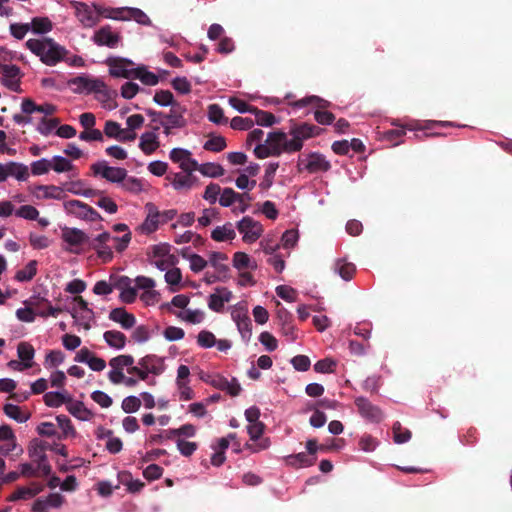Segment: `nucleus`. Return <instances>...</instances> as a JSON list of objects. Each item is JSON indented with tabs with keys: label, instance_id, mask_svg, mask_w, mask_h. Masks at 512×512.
<instances>
[{
	"label": "nucleus",
	"instance_id": "obj_63",
	"mask_svg": "<svg viewBox=\"0 0 512 512\" xmlns=\"http://www.w3.org/2000/svg\"><path fill=\"white\" fill-rule=\"evenodd\" d=\"M51 162L48 158H41L39 160L33 161L30 165L31 173L34 176H41L48 174L51 171Z\"/></svg>",
	"mask_w": 512,
	"mask_h": 512
},
{
	"label": "nucleus",
	"instance_id": "obj_16",
	"mask_svg": "<svg viewBox=\"0 0 512 512\" xmlns=\"http://www.w3.org/2000/svg\"><path fill=\"white\" fill-rule=\"evenodd\" d=\"M318 128L313 125L302 124L292 128L289 132L290 148L297 152L302 149L303 142L318 134Z\"/></svg>",
	"mask_w": 512,
	"mask_h": 512
},
{
	"label": "nucleus",
	"instance_id": "obj_34",
	"mask_svg": "<svg viewBox=\"0 0 512 512\" xmlns=\"http://www.w3.org/2000/svg\"><path fill=\"white\" fill-rule=\"evenodd\" d=\"M43 490V485L33 482L28 486L17 488L10 496V501L31 499Z\"/></svg>",
	"mask_w": 512,
	"mask_h": 512
},
{
	"label": "nucleus",
	"instance_id": "obj_45",
	"mask_svg": "<svg viewBox=\"0 0 512 512\" xmlns=\"http://www.w3.org/2000/svg\"><path fill=\"white\" fill-rule=\"evenodd\" d=\"M17 356L26 367L31 368L34 364L35 349L29 342H20L17 345Z\"/></svg>",
	"mask_w": 512,
	"mask_h": 512
},
{
	"label": "nucleus",
	"instance_id": "obj_14",
	"mask_svg": "<svg viewBox=\"0 0 512 512\" xmlns=\"http://www.w3.org/2000/svg\"><path fill=\"white\" fill-rule=\"evenodd\" d=\"M68 86L74 93L89 94L100 93L105 90V84L102 80L88 76H78L68 81Z\"/></svg>",
	"mask_w": 512,
	"mask_h": 512
},
{
	"label": "nucleus",
	"instance_id": "obj_51",
	"mask_svg": "<svg viewBox=\"0 0 512 512\" xmlns=\"http://www.w3.org/2000/svg\"><path fill=\"white\" fill-rule=\"evenodd\" d=\"M334 271L337 273L343 280L349 281L352 279L356 268L353 263L346 262L343 259H339L334 264Z\"/></svg>",
	"mask_w": 512,
	"mask_h": 512
},
{
	"label": "nucleus",
	"instance_id": "obj_55",
	"mask_svg": "<svg viewBox=\"0 0 512 512\" xmlns=\"http://www.w3.org/2000/svg\"><path fill=\"white\" fill-rule=\"evenodd\" d=\"M37 273V261L31 260L29 261L25 267L18 270L15 274V279L18 282H28L33 279V277Z\"/></svg>",
	"mask_w": 512,
	"mask_h": 512
},
{
	"label": "nucleus",
	"instance_id": "obj_27",
	"mask_svg": "<svg viewBox=\"0 0 512 512\" xmlns=\"http://www.w3.org/2000/svg\"><path fill=\"white\" fill-rule=\"evenodd\" d=\"M0 74L2 83L12 91L19 89L20 70L15 65H1Z\"/></svg>",
	"mask_w": 512,
	"mask_h": 512
},
{
	"label": "nucleus",
	"instance_id": "obj_25",
	"mask_svg": "<svg viewBox=\"0 0 512 512\" xmlns=\"http://www.w3.org/2000/svg\"><path fill=\"white\" fill-rule=\"evenodd\" d=\"M172 187L180 192H186L196 185V178L193 172L174 173L167 177Z\"/></svg>",
	"mask_w": 512,
	"mask_h": 512
},
{
	"label": "nucleus",
	"instance_id": "obj_49",
	"mask_svg": "<svg viewBox=\"0 0 512 512\" xmlns=\"http://www.w3.org/2000/svg\"><path fill=\"white\" fill-rule=\"evenodd\" d=\"M103 338L108 346H110L111 348L117 349V350L124 348V346L126 344V337L120 331H116V330L106 331L103 334Z\"/></svg>",
	"mask_w": 512,
	"mask_h": 512
},
{
	"label": "nucleus",
	"instance_id": "obj_39",
	"mask_svg": "<svg viewBox=\"0 0 512 512\" xmlns=\"http://www.w3.org/2000/svg\"><path fill=\"white\" fill-rule=\"evenodd\" d=\"M355 403L362 416L372 421H379L382 418L381 411L365 398H357Z\"/></svg>",
	"mask_w": 512,
	"mask_h": 512
},
{
	"label": "nucleus",
	"instance_id": "obj_33",
	"mask_svg": "<svg viewBox=\"0 0 512 512\" xmlns=\"http://www.w3.org/2000/svg\"><path fill=\"white\" fill-rule=\"evenodd\" d=\"M93 41L100 46L115 47L119 41V36L109 26H105L95 32Z\"/></svg>",
	"mask_w": 512,
	"mask_h": 512
},
{
	"label": "nucleus",
	"instance_id": "obj_5",
	"mask_svg": "<svg viewBox=\"0 0 512 512\" xmlns=\"http://www.w3.org/2000/svg\"><path fill=\"white\" fill-rule=\"evenodd\" d=\"M69 312L74 320V325L79 329L87 331L92 327L95 320L94 312L81 296L73 298Z\"/></svg>",
	"mask_w": 512,
	"mask_h": 512
},
{
	"label": "nucleus",
	"instance_id": "obj_10",
	"mask_svg": "<svg viewBox=\"0 0 512 512\" xmlns=\"http://www.w3.org/2000/svg\"><path fill=\"white\" fill-rule=\"evenodd\" d=\"M236 228L242 235V241L247 244L255 243L264 232L263 225L250 216H245L236 224Z\"/></svg>",
	"mask_w": 512,
	"mask_h": 512
},
{
	"label": "nucleus",
	"instance_id": "obj_6",
	"mask_svg": "<svg viewBox=\"0 0 512 512\" xmlns=\"http://www.w3.org/2000/svg\"><path fill=\"white\" fill-rule=\"evenodd\" d=\"M171 250L172 247L168 243H159L149 247L148 256L151 263L161 271L175 266L178 258Z\"/></svg>",
	"mask_w": 512,
	"mask_h": 512
},
{
	"label": "nucleus",
	"instance_id": "obj_40",
	"mask_svg": "<svg viewBox=\"0 0 512 512\" xmlns=\"http://www.w3.org/2000/svg\"><path fill=\"white\" fill-rule=\"evenodd\" d=\"M244 199L250 201L251 197L248 194H239L232 188H225L220 192L219 203L223 207H230L235 202H242Z\"/></svg>",
	"mask_w": 512,
	"mask_h": 512
},
{
	"label": "nucleus",
	"instance_id": "obj_54",
	"mask_svg": "<svg viewBox=\"0 0 512 512\" xmlns=\"http://www.w3.org/2000/svg\"><path fill=\"white\" fill-rule=\"evenodd\" d=\"M133 78L139 79L143 84L155 86L159 83V77L146 69L145 66L136 67Z\"/></svg>",
	"mask_w": 512,
	"mask_h": 512
},
{
	"label": "nucleus",
	"instance_id": "obj_2",
	"mask_svg": "<svg viewBox=\"0 0 512 512\" xmlns=\"http://www.w3.org/2000/svg\"><path fill=\"white\" fill-rule=\"evenodd\" d=\"M289 134L275 131L267 135L264 143H259L254 148V154L259 159H265L270 156H279L280 154L292 153L294 149L290 148Z\"/></svg>",
	"mask_w": 512,
	"mask_h": 512
},
{
	"label": "nucleus",
	"instance_id": "obj_52",
	"mask_svg": "<svg viewBox=\"0 0 512 512\" xmlns=\"http://www.w3.org/2000/svg\"><path fill=\"white\" fill-rule=\"evenodd\" d=\"M196 435V427L192 424H184L179 428L170 429L168 431V438L170 439H186L192 438Z\"/></svg>",
	"mask_w": 512,
	"mask_h": 512
},
{
	"label": "nucleus",
	"instance_id": "obj_62",
	"mask_svg": "<svg viewBox=\"0 0 512 512\" xmlns=\"http://www.w3.org/2000/svg\"><path fill=\"white\" fill-rule=\"evenodd\" d=\"M39 215V210L30 204L22 205L15 211V216L29 221L37 220Z\"/></svg>",
	"mask_w": 512,
	"mask_h": 512
},
{
	"label": "nucleus",
	"instance_id": "obj_22",
	"mask_svg": "<svg viewBox=\"0 0 512 512\" xmlns=\"http://www.w3.org/2000/svg\"><path fill=\"white\" fill-rule=\"evenodd\" d=\"M233 297L232 292L226 287H217L212 294L209 295L207 305L214 312H221L226 303L230 302Z\"/></svg>",
	"mask_w": 512,
	"mask_h": 512
},
{
	"label": "nucleus",
	"instance_id": "obj_17",
	"mask_svg": "<svg viewBox=\"0 0 512 512\" xmlns=\"http://www.w3.org/2000/svg\"><path fill=\"white\" fill-rule=\"evenodd\" d=\"M169 159L183 172H194L198 168V162L192 158V153L184 148H173L169 153Z\"/></svg>",
	"mask_w": 512,
	"mask_h": 512
},
{
	"label": "nucleus",
	"instance_id": "obj_30",
	"mask_svg": "<svg viewBox=\"0 0 512 512\" xmlns=\"http://www.w3.org/2000/svg\"><path fill=\"white\" fill-rule=\"evenodd\" d=\"M65 193L69 192L76 196H83L86 198L94 197L100 194L97 190L89 187L84 180H72L65 185Z\"/></svg>",
	"mask_w": 512,
	"mask_h": 512
},
{
	"label": "nucleus",
	"instance_id": "obj_61",
	"mask_svg": "<svg viewBox=\"0 0 512 512\" xmlns=\"http://www.w3.org/2000/svg\"><path fill=\"white\" fill-rule=\"evenodd\" d=\"M144 121H145V118L141 114L130 115L126 119V128H124V129L128 134L133 135L134 140H135L137 137L136 130L140 129L143 126Z\"/></svg>",
	"mask_w": 512,
	"mask_h": 512
},
{
	"label": "nucleus",
	"instance_id": "obj_57",
	"mask_svg": "<svg viewBox=\"0 0 512 512\" xmlns=\"http://www.w3.org/2000/svg\"><path fill=\"white\" fill-rule=\"evenodd\" d=\"M288 465L301 468L312 466L315 462V457H310L307 454L301 452L296 455H290L286 458Z\"/></svg>",
	"mask_w": 512,
	"mask_h": 512
},
{
	"label": "nucleus",
	"instance_id": "obj_8",
	"mask_svg": "<svg viewBox=\"0 0 512 512\" xmlns=\"http://www.w3.org/2000/svg\"><path fill=\"white\" fill-rule=\"evenodd\" d=\"M63 209L66 214L86 222L96 223L102 221L101 215L95 209L79 200L71 199L64 201Z\"/></svg>",
	"mask_w": 512,
	"mask_h": 512
},
{
	"label": "nucleus",
	"instance_id": "obj_48",
	"mask_svg": "<svg viewBox=\"0 0 512 512\" xmlns=\"http://www.w3.org/2000/svg\"><path fill=\"white\" fill-rule=\"evenodd\" d=\"M58 428L61 430L59 439L74 438L76 436V430L72 425L71 420L65 415H58L56 417Z\"/></svg>",
	"mask_w": 512,
	"mask_h": 512
},
{
	"label": "nucleus",
	"instance_id": "obj_37",
	"mask_svg": "<svg viewBox=\"0 0 512 512\" xmlns=\"http://www.w3.org/2000/svg\"><path fill=\"white\" fill-rule=\"evenodd\" d=\"M190 302V298L184 294L175 295L170 302H165L160 305L162 311L170 312L175 315L179 311L186 310Z\"/></svg>",
	"mask_w": 512,
	"mask_h": 512
},
{
	"label": "nucleus",
	"instance_id": "obj_56",
	"mask_svg": "<svg viewBox=\"0 0 512 512\" xmlns=\"http://www.w3.org/2000/svg\"><path fill=\"white\" fill-rule=\"evenodd\" d=\"M4 412L9 418L19 423H24L30 418V414L27 411L22 410L19 406L14 404H6L4 406Z\"/></svg>",
	"mask_w": 512,
	"mask_h": 512
},
{
	"label": "nucleus",
	"instance_id": "obj_15",
	"mask_svg": "<svg viewBox=\"0 0 512 512\" xmlns=\"http://www.w3.org/2000/svg\"><path fill=\"white\" fill-rule=\"evenodd\" d=\"M28 190L30 194L38 201H62L66 198L64 188L54 184H37L29 187Z\"/></svg>",
	"mask_w": 512,
	"mask_h": 512
},
{
	"label": "nucleus",
	"instance_id": "obj_18",
	"mask_svg": "<svg viewBox=\"0 0 512 512\" xmlns=\"http://www.w3.org/2000/svg\"><path fill=\"white\" fill-rule=\"evenodd\" d=\"M107 65L110 75L117 78H133L136 70L134 63L125 58H109Z\"/></svg>",
	"mask_w": 512,
	"mask_h": 512
},
{
	"label": "nucleus",
	"instance_id": "obj_12",
	"mask_svg": "<svg viewBox=\"0 0 512 512\" xmlns=\"http://www.w3.org/2000/svg\"><path fill=\"white\" fill-rule=\"evenodd\" d=\"M112 235L109 232H102L96 235L91 241L89 246L96 253L97 257L103 262L108 263L114 257L113 248L111 245Z\"/></svg>",
	"mask_w": 512,
	"mask_h": 512
},
{
	"label": "nucleus",
	"instance_id": "obj_53",
	"mask_svg": "<svg viewBox=\"0 0 512 512\" xmlns=\"http://www.w3.org/2000/svg\"><path fill=\"white\" fill-rule=\"evenodd\" d=\"M9 164V177L15 178L17 181H26L29 176V167L19 162H8Z\"/></svg>",
	"mask_w": 512,
	"mask_h": 512
},
{
	"label": "nucleus",
	"instance_id": "obj_36",
	"mask_svg": "<svg viewBox=\"0 0 512 512\" xmlns=\"http://www.w3.org/2000/svg\"><path fill=\"white\" fill-rule=\"evenodd\" d=\"M109 319L120 324L124 329H130L136 323V319L133 314L127 312L124 308H115L111 310Z\"/></svg>",
	"mask_w": 512,
	"mask_h": 512
},
{
	"label": "nucleus",
	"instance_id": "obj_28",
	"mask_svg": "<svg viewBox=\"0 0 512 512\" xmlns=\"http://www.w3.org/2000/svg\"><path fill=\"white\" fill-rule=\"evenodd\" d=\"M17 449V440L12 429L3 425L0 427V454L9 455Z\"/></svg>",
	"mask_w": 512,
	"mask_h": 512
},
{
	"label": "nucleus",
	"instance_id": "obj_47",
	"mask_svg": "<svg viewBox=\"0 0 512 512\" xmlns=\"http://www.w3.org/2000/svg\"><path fill=\"white\" fill-rule=\"evenodd\" d=\"M175 316L181 321L189 324H200L205 319V312L201 309H186L175 313Z\"/></svg>",
	"mask_w": 512,
	"mask_h": 512
},
{
	"label": "nucleus",
	"instance_id": "obj_7",
	"mask_svg": "<svg viewBox=\"0 0 512 512\" xmlns=\"http://www.w3.org/2000/svg\"><path fill=\"white\" fill-rule=\"evenodd\" d=\"M71 5L75 11L76 18L85 28L94 27L100 21V18L103 17L101 11L106 9L96 4L89 5L78 1L71 2Z\"/></svg>",
	"mask_w": 512,
	"mask_h": 512
},
{
	"label": "nucleus",
	"instance_id": "obj_24",
	"mask_svg": "<svg viewBox=\"0 0 512 512\" xmlns=\"http://www.w3.org/2000/svg\"><path fill=\"white\" fill-rule=\"evenodd\" d=\"M103 136L110 139H114L119 142H132L134 141V136L128 134L121 125L113 120H107L104 124Z\"/></svg>",
	"mask_w": 512,
	"mask_h": 512
},
{
	"label": "nucleus",
	"instance_id": "obj_21",
	"mask_svg": "<svg viewBox=\"0 0 512 512\" xmlns=\"http://www.w3.org/2000/svg\"><path fill=\"white\" fill-rule=\"evenodd\" d=\"M146 217L143 223L137 228V230L145 235L151 234L155 232L159 224L160 220V211L153 203H147L145 205Z\"/></svg>",
	"mask_w": 512,
	"mask_h": 512
},
{
	"label": "nucleus",
	"instance_id": "obj_50",
	"mask_svg": "<svg viewBox=\"0 0 512 512\" xmlns=\"http://www.w3.org/2000/svg\"><path fill=\"white\" fill-rule=\"evenodd\" d=\"M131 8L132 7L106 8L101 12L103 13L104 18L129 21L132 19V17H130L132 15Z\"/></svg>",
	"mask_w": 512,
	"mask_h": 512
},
{
	"label": "nucleus",
	"instance_id": "obj_38",
	"mask_svg": "<svg viewBox=\"0 0 512 512\" xmlns=\"http://www.w3.org/2000/svg\"><path fill=\"white\" fill-rule=\"evenodd\" d=\"M232 266L237 271L255 270L257 268V263L247 253L237 251L233 254Z\"/></svg>",
	"mask_w": 512,
	"mask_h": 512
},
{
	"label": "nucleus",
	"instance_id": "obj_64",
	"mask_svg": "<svg viewBox=\"0 0 512 512\" xmlns=\"http://www.w3.org/2000/svg\"><path fill=\"white\" fill-rule=\"evenodd\" d=\"M65 356L60 350H51L47 353L44 360V367L46 369H52L64 362Z\"/></svg>",
	"mask_w": 512,
	"mask_h": 512
},
{
	"label": "nucleus",
	"instance_id": "obj_43",
	"mask_svg": "<svg viewBox=\"0 0 512 512\" xmlns=\"http://www.w3.org/2000/svg\"><path fill=\"white\" fill-rule=\"evenodd\" d=\"M121 187L132 194H140L147 190V183L140 178L133 176H126L125 180L121 182Z\"/></svg>",
	"mask_w": 512,
	"mask_h": 512
},
{
	"label": "nucleus",
	"instance_id": "obj_11",
	"mask_svg": "<svg viewBox=\"0 0 512 512\" xmlns=\"http://www.w3.org/2000/svg\"><path fill=\"white\" fill-rule=\"evenodd\" d=\"M90 168L94 176L111 183H121L127 176V171L124 168L110 166L104 160L93 163Z\"/></svg>",
	"mask_w": 512,
	"mask_h": 512
},
{
	"label": "nucleus",
	"instance_id": "obj_42",
	"mask_svg": "<svg viewBox=\"0 0 512 512\" xmlns=\"http://www.w3.org/2000/svg\"><path fill=\"white\" fill-rule=\"evenodd\" d=\"M118 288L121 289L120 299L122 302L133 303L135 301L137 297V289L130 285V279L128 277L120 278Z\"/></svg>",
	"mask_w": 512,
	"mask_h": 512
},
{
	"label": "nucleus",
	"instance_id": "obj_1",
	"mask_svg": "<svg viewBox=\"0 0 512 512\" xmlns=\"http://www.w3.org/2000/svg\"><path fill=\"white\" fill-rule=\"evenodd\" d=\"M26 47L40 60L49 66L56 65L64 59L67 54L66 49L56 43L52 38L29 39L25 43Z\"/></svg>",
	"mask_w": 512,
	"mask_h": 512
},
{
	"label": "nucleus",
	"instance_id": "obj_19",
	"mask_svg": "<svg viewBox=\"0 0 512 512\" xmlns=\"http://www.w3.org/2000/svg\"><path fill=\"white\" fill-rule=\"evenodd\" d=\"M228 256L222 252H211L208 255V265L218 275L219 282H226L231 277V269L227 264Z\"/></svg>",
	"mask_w": 512,
	"mask_h": 512
},
{
	"label": "nucleus",
	"instance_id": "obj_20",
	"mask_svg": "<svg viewBox=\"0 0 512 512\" xmlns=\"http://www.w3.org/2000/svg\"><path fill=\"white\" fill-rule=\"evenodd\" d=\"M264 429L265 425L261 421L248 424L247 433L250 439L255 442V444L248 446L252 452H259L261 450L267 449L270 446V440L268 438H261Z\"/></svg>",
	"mask_w": 512,
	"mask_h": 512
},
{
	"label": "nucleus",
	"instance_id": "obj_3",
	"mask_svg": "<svg viewBox=\"0 0 512 512\" xmlns=\"http://www.w3.org/2000/svg\"><path fill=\"white\" fill-rule=\"evenodd\" d=\"M135 363L131 355H118L109 361V371L107 377L114 385H124L128 388L137 386L138 380L133 376H127V367Z\"/></svg>",
	"mask_w": 512,
	"mask_h": 512
},
{
	"label": "nucleus",
	"instance_id": "obj_59",
	"mask_svg": "<svg viewBox=\"0 0 512 512\" xmlns=\"http://www.w3.org/2000/svg\"><path fill=\"white\" fill-rule=\"evenodd\" d=\"M183 257L188 261L189 268L194 273H199L208 266V259L206 260L205 258L198 254H183Z\"/></svg>",
	"mask_w": 512,
	"mask_h": 512
},
{
	"label": "nucleus",
	"instance_id": "obj_31",
	"mask_svg": "<svg viewBox=\"0 0 512 512\" xmlns=\"http://www.w3.org/2000/svg\"><path fill=\"white\" fill-rule=\"evenodd\" d=\"M300 165L311 173L327 171L330 168V164L325 160V158L316 153L310 154L304 159H301Z\"/></svg>",
	"mask_w": 512,
	"mask_h": 512
},
{
	"label": "nucleus",
	"instance_id": "obj_9",
	"mask_svg": "<svg viewBox=\"0 0 512 512\" xmlns=\"http://www.w3.org/2000/svg\"><path fill=\"white\" fill-rule=\"evenodd\" d=\"M47 449L48 443L40 439H33L28 446V455L33 463L38 465V470L41 471L42 476H48L51 472V466L45 453Z\"/></svg>",
	"mask_w": 512,
	"mask_h": 512
},
{
	"label": "nucleus",
	"instance_id": "obj_35",
	"mask_svg": "<svg viewBox=\"0 0 512 512\" xmlns=\"http://www.w3.org/2000/svg\"><path fill=\"white\" fill-rule=\"evenodd\" d=\"M235 237V227L230 222L215 227L211 232V238L216 242H231Z\"/></svg>",
	"mask_w": 512,
	"mask_h": 512
},
{
	"label": "nucleus",
	"instance_id": "obj_60",
	"mask_svg": "<svg viewBox=\"0 0 512 512\" xmlns=\"http://www.w3.org/2000/svg\"><path fill=\"white\" fill-rule=\"evenodd\" d=\"M30 30L36 34H46L52 30V22L47 17H35L30 23Z\"/></svg>",
	"mask_w": 512,
	"mask_h": 512
},
{
	"label": "nucleus",
	"instance_id": "obj_41",
	"mask_svg": "<svg viewBox=\"0 0 512 512\" xmlns=\"http://www.w3.org/2000/svg\"><path fill=\"white\" fill-rule=\"evenodd\" d=\"M67 410L68 412L73 415L75 418L81 420V421H90L94 414L92 411H90L82 402L75 401L68 402Z\"/></svg>",
	"mask_w": 512,
	"mask_h": 512
},
{
	"label": "nucleus",
	"instance_id": "obj_32",
	"mask_svg": "<svg viewBox=\"0 0 512 512\" xmlns=\"http://www.w3.org/2000/svg\"><path fill=\"white\" fill-rule=\"evenodd\" d=\"M165 271L164 279L171 293H176L184 288L182 272L179 268L172 266Z\"/></svg>",
	"mask_w": 512,
	"mask_h": 512
},
{
	"label": "nucleus",
	"instance_id": "obj_44",
	"mask_svg": "<svg viewBox=\"0 0 512 512\" xmlns=\"http://www.w3.org/2000/svg\"><path fill=\"white\" fill-rule=\"evenodd\" d=\"M51 170L57 174L69 173L75 170V166L72 161L66 157L55 155L50 158Z\"/></svg>",
	"mask_w": 512,
	"mask_h": 512
},
{
	"label": "nucleus",
	"instance_id": "obj_58",
	"mask_svg": "<svg viewBox=\"0 0 512 512\" xmlns=\"http://www.w3.org/2000/svg\"><path fill=\"white\" fill-rule=\"evenodd\" d=\"M24 305H25L24 307H20L16 310V312H15L16 318L20 322H24V323L34 322L38 313H36L33 310L30 301H24Z\"/></svg>",
	"mask_w": 512,
	"mask_h": 512
},
{
	"label": "nucleus",
	"instance_id": "obj_46",
	"mask_svg": "<svg viewBox=\"0 0 512 512\" xmlns=\"http://www.w3.org/2000/svg\"><path fill=\"white\" fill-rule=\"evenodd\" d=\"M43 398L45 404L52 408L60 407L71 400L70 395L65 391L47 392Z\"/></svg>",
	"mask_w": 512,
	"mask_h": 512
},
{
	"label": "nucleus",
	"instance_id": "obj_13",
	"mask_svg": "<svg viewBox=\"0 0 512 512\" xmlns=\"http://www.w3.org/2000/svg\"><path fill=\"white\" fill-rule=\"evenodd\" d=\"M175 395L180 401H190L195 397V393L190 386V369L186 365H180L177 368L175 378Z\"/></svg>",
	"mask_w": 512,
	"mask_h": 512
},
{
	"label": "nucleus",
	"instance_id": "obj_4",
	"mask_svg": "<svg viewBox=\"0 0 512 512\" xmlns=\"http://www.w3.org/2000/svg\"><path fill=\"white\" fill-rule=\"evenodd\" d=\"M61 241L64 251L79 255L89 244V236L79 228L65 226L61 228Z\"/></svg>",
	"mask_w": 512,
	"mask_h": 512
},
{
	"label": "nucleus",
	"instance_id": "obj_26",
	"mask_svg": "<svg viewBox=\"0 0 512 512\" xmlns=\"http://www.w3.org/2000/svg\"><path fill=\"white\" fill-rule=\"evenodd\" d=\"M64 503V497L59 493H51L47 497L38 498L32 505V512H49V508H59Z\"/></svg>",
	"mask_w": 512,
	"mask_h": 512
},
{
	"label": "nucleus",
	"instance_id": "obj_29",
	"mask_svg": "<svg viewBox=\"0 0 512 512\" xmlns=\"http://www.w3.org/2000/svg\"><path fill=\"white\" fill-rule=\"evenodd\" d=\"M141 362L147 380L149 379V375L158 376L165 371L164 359L156 355H146L141 358Z\"/></svg>",
	"mask_w": 512,
	"mask_h": 512
},
{
	"label": "nucleus",
	"instance_id": "obj_23",
	"mask_svg": "<svg viewBox=\"0 0 512 512\" xmlns=\"http://www.w3.org/2000/svg\"><path fill=\"white\" fill-rule=\"evenodd\" d=\"M138 146L145 155H151L156 152L160 147L158 128L155 127L153 130L142 133L139 137Z\"/></svg>",
	"mask_w": 512,
	"mask_h": 512
}]
</instances>
